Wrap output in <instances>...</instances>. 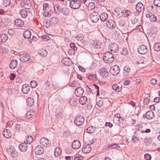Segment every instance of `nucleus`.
I'll return each instance as SVG.
<instances>
[{
	"mask_svg": "<svg viewBox=\"0 0 160 160\" xmlns=\"http://www.w3.org/2000/svg\"><path fill=\"white\" fill-rule=\"evenodd\" d=\"M62 62L65 65L68 66L71 65L72 63V60L68 58H63L62 60Z\"/></svg>",
	"mask_w": 160,
	"mask_h": 160,
	"instance_id": "2eb2a0df",
	"label": "nucleus"
},
{
	"mask_svg": "<svg viewBox=\"0 0 160 160\" xmlns=\"http://www.w3.org/2000/svg\"><path fill=\"white\" fill-rule=\"evenodd\" d=\"M30 55L27 53H22L20 56V60L23 62H26L28 61L30 58Z\"/></svg>",
	"mask_w": 160,
	"mask_h": 160,
	"instance_id": "9d476101",
	"label": "nucleus"
},
{
	"mask_svg": "<svg viewBox=\"0 0 160 160\" xmlns=\"http://www.w3.org/2000/svg\"><path fill=\"white\" fill-rule=\"evenodd\" d=\"M18 65V62L16 60H12L11 62L9 67L11 69H14Z\"/></svg>",
	"mask_w": 160,
	"mask_h": 160,
	"instance_id": "a878e982",
	"label": "nucleus"
},
{
	"mask_svg": "<svg viewBox=\"0 0 160 160\" xmlns=\"http://www.w3.org/2000/svg\"><path fill=\"white\" fill-rule=\"evenodd\" d=\"M27 143L30 144L31 142H32L33 141V138L31 136H28L26 139Z\"/></svg>",
	"mask_w": 160,
	"mask_h": 160,
	"instance_id": "79ce46f5",
	"label": "nucleus"
},
{
	"mask_svg": "<svg viewBox=\"0 0 160 160\" xmlns=\"http://www.w3.org/2000/svg\"><path fill=\"white\" fill-rule=\"evenodd\" d=\"M82 152L84 153H88L90 152L91 150V148L89 145L86 146L82 148Z\"/></svg>",
	"mask_w": 160,
	"mask_h": 160,
	"instance_id": "5701e85b",
	"label": "nucleus"
},
{
	"mask_svg": "<svg viewBox=\"0 0 160 160\" xmlns=\"http://www.w3.org/2000/svg\"><path fill=\"white\" fill-rule=\"evenodd\" d=\"M2 134L6 138H9L12 136V134L9 130L7 129H5L3 132Z\"/></svg>",
	"mask_w": 160,
	"mask_h": 160,
	"instance_id": "412c9836",
	"label": "nucleus"
},
{
	"mask_svg": "<svg viewBox=\"0 0 160 160\" xmlns=\"http://www.w3.org/2000/svg\"><path fill=\"white\" fill-rule=\"evenodd\" d=\"M122 13H123V15L125 17H127L131 13V11L129 10H126L125 11H121Z\"/></svg>",
	"mask_w": 160,
	"mask_h": 160,
	"instance_id": "4c0bfd02",
	"label": "nucleus"
},
{
	"mask_svg": "<svg viewBox=\"0 0 160 160\" xmlns=\"http://www.w3.org/2000/svg\"><path fill=\"white\" fill-rule=\"evenodd\" d=\"M31 89L30 86L28 84H24L22 86V91L23 93L27 94L28 93Z\"/></svg>",
	"mask_w": 160,
	"mask_h": 160,
	"instance_id": "f8f14e48",
	"label": "nucleus"
},
{
	"mask_svg": "<svg viewBox=\"0 0 160 160\" xmlns=\"http://www.w3.org/2000/svg\"><path fill=\"white\" fill-rule=\"evenodd\" d=\"M103 60L106 63H110L113 61L114 58L112 53L107 52L104 54Z\"/></svg>",
	"mask_w": 160,
	"mask_h": 160,
	"instance_id": "f03ea898",
	"label": "nucleus"
},
{
	"mask_svg": "<svg viewBox=\"0 0 160 160\" xmlns=\"http://www.w3.org/2000/svg\"><path fill=\"white\" fill-rule=\"evenodd\" d=\"M89 17L92 22L95 23L99 20L100 16L98 12H94L90 14Z\"/></svg>",
	"mask_w": 160,
	"mask_h": 160,
	"instance_id": "20e7f679",
	"label": "nucleus"
},
{
	"mask_svg": "<svg viewBox=\"0 0 160 160\" xmlns=\"http://www.w3.org/2000/svg\"><path fill=\"white\" fill-rule=\"evenodd\" d=\"M62 115V114L61 112H59L58 113H57L55 115V117L56 118L58 119L60 118Z\"/></svg>",
	"mask_w": 160,
	"mask_h": 160,
	"instance_id": "69168bd1",
	"label": "nucleus"
},
{
	"mask_svg": "<svg viewBox=\"0 0 160 160\" xmlns=\"http://www.w3.org/2000/svg\"><path fill=\"white\" fill-rule=\"evenodd\" d=\"M44 152V149L40 145L36 146L34 149V152L37 155H41Z\"/></svg>",
	"mask_w": 160,
	"mask_h": 160,
	"instance_id": "9b49d317",
	"label": "nucleus"
},
{
	"mask_svg": "<svg viewBox=\"0 0 160 160\" xmlns=\"http://www.w3.org/2000/svg\"><path fill=\"white\" fill-rule=\"evenodd\" d=\"M109 74V72L107 71H104L101 72V74L103 78H105L107 77Z\"/></svg>",
	"mask_w": 160,
	"mask_h": 160,
	"instance_id": "49530a36",
	"label": "nucleus"
},
{
	"mask_svg": "<svg viewBox=\"0 0 160 160\" xmlns=\"http://www.w3.org/2000/svg\"><path fill=\"white\" fill-rule=\"evenodd\" d=\"M144 9V7L143 4L140 2H138L136 6V12L135 13L137 15H138L140 13H143Z\"/></svg>",
	"mask_w": 160,
	"mask_h": 160,
	"instance_id": "0eeeda50",
	"label": "nucleus"
},
{
	"mask_svg": "<svg viewBox=\"0 0 160 160\" xmlns=\"http://www.w3.org/2000/svg\"><path fill=\"white\" fill-rule=\"evenodd\" d=\"M138 141V139L136 137H134L132 138V142L133 143H137Z\"/></svg>",
	"mask_w": 160,
	"mask_h": 160,
	"instance_id": "5fc2aeb1",
	"label": "nucleus"
},
{
	"mask_svg": "<svg viewBox=\"0 0 160 160\" xmlns=\"http://www.w3.org/2000/svg\"><path fill=\"white\" fill-rule=\"evenodd\" d=\"M112 88L116 91L119 92L122 90V87H120L117 84H115L112 86Z\"/></svg>",
	"mask_w": 160,
	"mask_h": 160,
	"instance_id": "c85d7f7f",
	"label": "nucleus"
},
{
	"mask_svg": "<svg viewBox=\"0 0 160 160\" xmlns=\"http://www.w3.org/2000/svg\"><path fill=\"white\" fill-rule=\"evenodd\" d=\"M39 53L41 55V56L43 57L46 56L47 54V52L46 50L42 49L40 51Z\"/></svg>",
	"mask_w": 160,
	"mask_h": 160,
	"instance_id": "a19ab883",
	"label": "nucleus"
},
{
	"mask_svg": "<svg viewBox=\"0 0 160 160\" xmlns=\"http://www.w3.org/2000/svg\"><path fill=\"white\" fill-rule=\"evenodd\" d=\"M153 3L156 6L160 7V0H154Z\"/></svg>",
	"mask_w": 160,
	"mask_h": 160,
	"instance_id": "603ef678",
	"label": "nucleus"
},
{
	"mask_svg": "<svg viewBox=\"0 0 160 160\" xmlns=\"http://www.w3.org/2000/svg\"><path fill=\"white\" fill-rule=\"evenodd\" d=\"M22 127V124H17L15 126V128L17 130H19Z\"/></svg>",
	"mask_w": 160,
	"mask_h": 160,
	"instance_id": "774afa93",
	"label": "nucleus"
},
{
	"mask_svg": "<svg viewBox=\"0 0 160 160\" xmlns=\"http://www.w3.org/2000/svg\"><path fill=\"white\" fill-rule=\"evenodd\" d=\"M110 72L113 75H117L119 72V68L116 65H114L111 68Z\"/></svg>",
	"mask_w": 160,
	"mask_h": 160,
	"instance_id": "1a4fd4ad",
	"label": "nucleus"
},
{
	"mask_svg": "<svg viewBox=\"0 0 160 160\" xmlns=\"http://www.w3.org/2000/svg\"><path fill=\"white\" fill-rule=\"evenodd\" d=\"M26 101L27 105L29 107H31L34 104V100L31 97L28 98L27 99Z\"/></svg>",
	"mask_w": 160,
	"mask_h": 160,
	"instance_id": "bb28decb",
	"label": "nucleus"
},
{
	"mask_svg": "<svg viewBox=\"0 0 160 160\" xmlns=\"http://www.w3.org/2000/svg\"><path fill=\"white\" fill-rule=\"evenodd\" d=\"M144 158L146 160H150L151 158V156L149 154L146 153L144 155Z\"/></svg>",
	"mask_w": 160,
	"mask_h": 160,
	"instance_id": "4d7b16f0",
	"label": "nucleus"
},
{
	"mask_svg": "<svg viewBox=\"0 0 160 160\" xmlns=\"http://www.w3.org/2000/svg\"><path fill=\"white\" fill-rule=\"evenodd\" d=\"M49 140L46 138H42L40 141V142L41 145L43 146L46 147L50 143L49 142Z\"/></svg>",
	"mask_w": 160,
	"mask_h": 160,
	"instance_id": "ddd939ff",
	"label": "nucleus"
},
{
	"mask_svg": "<svg viewBox=\"0 0 160 160\" xmlns=\"http://www.w3.org/2000/svg\"><path fill=\"white\" fill-rule=\"evenodd\" d=\"M81 5V2L78 0H71L69 3V6L72 9H76L80 8Z\"/></svg>",
	"mask_w": 160,
	"mask_h": 160,
	"instance_id": "7ed1b4c3",
	"label": "nucleus"
},
{
	"mask_svg": "<svg viewBox=\"0 0 160 160\" xmlns=\"http://www.w3.org/2000/svg\"><path fill=\"white\" fill-rule=\"evenodd\" d=\"M128 53V51L127 49L126 48L123 49L121 52V54L123 55H126Z\"/></svg>",
	"mask_w": 160,
	"mask_h": 160,
	"instance_id": "3c124183",
	"label": "nucleus"
},
{
	"mask_svg": "<svg viewBox=\"0 0 160 160\" xmlns=\"http://www.w3.org/2000/svg\"><path fill=\"white\" fill-rule=\"evenodd\" d=\"M23 2L24 6L25 7L27 6L30 7L31 5V2L29 0H22Z\"/></svg>",
	"mask_w": 160,
	"mask_h": 160,
	"instance_id": "ea45409f",
	"label": "nucleus"
},
{
	"mask_svg": "<svg viewBox=\"0 0 160 160\" xmlns=\"http://www.w3.org/2000/svg\"><path fill=\"white\" fill-rule=\"evenodd\" d=\"M108 15L105 13L101 14L100 16V20L102 22H104L108 18Z\"/></svg>",
	"mask_w": 160,
	"mask_h": 160,
	"instance_id": "7c9ffc66",
	"label": "nucleus"
},
{
	"mask_svg": "<svg viewBox=\"0 0 160 160\" xmlns=\"http://www.w3.org/2000/svg\"><path fill=\"white\" fill-rule=\"evenodd\" d=\"M146 117L148 120L152 119L154 117V114L153 112L152 111H148L146 114Z\"/></svg>",
	"mask_w": 160,
	"mask_h": 160,
	"instance_id": "aec40b11",
	"label": "nucleus"
},
{
	"mask_svg": "<svg viewBox=\"0 0 160 160\" xmlns=\"http://www.w3.org/2000/svg\"><path fill=\"white\" fill-rule=\"evenodd\" d=\"M28 148V146L26 143H22L19 145V148L22 152L26 151Z\"/></svg>",
	"mask_w": 160,
	"mask_h": 160,
	"instance_id": "cd10ccee",
	"label": "nucleus"
},
{
	"mask_svg": "<svg viewBox=\"0 0 160 160\" xmlns=\"http://www.w3.org/2000/svg\"><path fill=\"white\" fill-rule=\"evenodd\" d=\"M88 78L90 80L93 81H96L97 79L96 76L95 74L89 75L88 76Z\"/></svg>",
	"mask_w": 160,
	"mask_h": 160,
	"instance_id": "58836bf2",
	"label": "nucleus"
},
{
	"mask_svg": "<svg viewBox=\"0 0 160 160\" xmlns=\"http://www.w3.org/2000/svg\"><path fill=\"white\" fill-rule=\"evenodd\" d=\"M62 154V151L59 148H55L54 151V155L55 157H57Z\"/></svg>",
	"mask_w": 160,
	"mask_h": 160,
	"instance_id": "2f4dec72",
	"label": "nucleus"
},
{
	"mask_svg": "<svg viewBox=\"0 0 160 160\" xmlns=\"http://www.w3.org/2000/svg\"><path fill=\"white\" fill-rule=\"evenodd\" d=\"M107 25L110 29H113L115 28L116 25L113 20L110 19L107 22Z\"/></svg>",
	"mask_w": 160,
	"mask_h": 160,
	"instance_id": "dca6fc26",
	"label": "nucleus"
},
{
	"mask_svg": "<svg viewBox=\"0 0 160 160\" xmlns=\"http://www.w3.org/2000/svg\"><path fill=\"white\" fill-rule=\"evenodd\" d=\"M11 3L10 0H3V5L4 7L8 6Z\"/></svg>",
	"mask_w": 160,
	"mask_h": 160,
	"instance_id": "c03bdc74",
	"label": "nucleus"
},
{
	"mask_svg": "<svg viewBox=\"0 0 160 160\" xmlns=\"http://www.w3.org/2000/svg\"><path fill=\"white\" fill-rule=\"evenodd\" d=\"M150 82L152 85H155L157 82V80L155 78L152 79L150 81Z\"/></svg>",
	"mask_w": 160,
	"mask_h": 160,
	"instance_id": "0e129e2a",
	"label": "nucleus"
},
{
	"mask_svg": "<svg viewBox=\"0 0 160 160\" xmlns=\"http://www.w3.org/2000/svg\"><path fill=\"white\" fill-rule=\"evenodd\" d=\"M87 98L86 96H82L79 99L80 103L82 105L85 104L87 102Z\"/></svg>",
	"mask_w": 160,
	"mask_h": 160,
	"instance_id": "393cba45",
	"label": "nucleus"
},
{
	"mask_svg": "<svg viewBox=\"0 0 160 160\" xmlns=\"http://www.w3.org/2000/svg\"><path fill=\"white\" fill-rule=\"evenodd\" d=\"M157 18L155 15H152L150 17V20L151 22H154L156 21Z\"/></svg>",
	"mask_w": 160,
	"mask_h": 160,
	"instance_id": "de8ad7c7",
	"label": "nucleus"
},
{
	"mask_svg": "<svg viewBox=\"0 0 160 160\" xmlns=\"http://www.w3.org/2000/svg\"><path fill=\"white\" fill-rule=\"evenodd\" d=\"M15 150L14 148L12 146H10L9 148L7 149V152L9 154L11 153L13 150Z\"/></svg>",
	"mask_w": 160,
	"mask_h": 160,
	"instance_id": "09e8293b",
	"label": "nucleus"
},
{
	"mask_svg": "<svg viewBox=\"0 0 160 160\" xmlns=\"http://www.w3.org/2000/svg\"><path fill=\"white\" fill-rule=\"evenodd\" d=\"M95 129V127H93L92 126L86 129V132L88 133H92L94 132Z\"/></svg>",
	"mask_w": 160,
	"mask_h": 160,
	"instance_id": "e433bc0d",
	"label": "nucleus"
},
{
	"mask_svg": "<svg viewBox=\"0 0 160 160\" xmlns=\"http://www.w3.org/2000/svg\"><path fill=\"white\" fill-rule=\"evenodd\" d=\"M31 32L29 30L25 31L23 33V36L25 38H29L31 36Z\"/></svg>",
	"mask_w": 160,
	"mask_h": 160,
	"instance_id": "c756f323",
	"label": "nucleus"
},
{
	"mask_svg": "<svg viewBox=\"0 0 160 160\" xmlns=\"http://www.w3.org/2000/svg\"><path fill=\"white\" fill-rule=\"evenodd\" d=\"M130 69L129 66H125L123 71V75L126 77L128 75L129 73Z\"/></svg>",
	"mask_w": 160,
	"mask_h": 160,
	"instance_id": "4be33fe9",
	"label": "nucleus"
},
{
	"mask_svg": "<svg viewBox=\"0 0 160 160\" xmlns=\"http://www.w3.org/2000/svg\"><path fill=\"white\" fill-rule=\"evenodd\" d=\"M128 26L126 22L124 20H120L118 22V28L120 30L122 33L128 32Z\"/></svg>",
	"mask_w": 160,
	"mask_h": 160,
	"instance_id": "f257e3e1",
	"label": "nucleus"
},
{
	"mask_svg": "<svg viewBox=\"0 0 160 160\" xmlns=\"http://www.w3.org/2000/svg\"><path fill=\"white\" fill-rule=\"evenodd\" d=\"M108 148L111 147L112 149L119 148L120 146L117 144H112L108 146Z\"/></svg>",
	"mask_w": 160,
	"mask_h": 160,
	"instance_id": "a18cd8bd",
	"label": "nucleus"
},
{
	"mask_svg": "<svg viewBox=\"0 0 160 160\" xmlns=\"http://www.w3.org/2000/svg\"><path fill=\"white\" fill-rule=\"evenodd\" d=\"M72 146L73 149H77L79 148L80 147L81 143L79 141L75 140L72 143Z\"/></svg>",
	"mask_w": 160,
	"mask_h": 160,
	"instance_id": "6ab92c4d",
	"label": "nucleus"
},
{
	"mask_svg": "<svg viewBox=\"0 0 160 160\" xmlns=\"http://www.w3.org/2000/svg\"><path fill=\"white\" fill-rule=\"evenodd\" d=\"M84 120V118L82 116H77L74 119V123L77 126H80L83 123Z\"/></svg>",
	"mask_w": 160,
	"mask_h": 160,
	"instance_id": "423d86ee",
	"label": "nucleus"
},
{
	"mask_svg": "<svg viewBox=\"0 0 160 160\" xmlns=\"http://www.w3.org/2000/svg\"><path fill=\"white\" fill-rule=\"evenodd\" d=\"M14 33V30L12 29H10L8 30V33L10 36H12Z\"/></svg>",
	"mask_w": 160,
	"mask_h": 160,
	"instance_id": "6e6d98bb",
	"label": "nucleus"
},
{
	"mask_svg": "<svg viewBox=\"0 0 160 160\" xmlns=\"http://www.w3.org/2000/svg\"><path fill=\"white\" fill-rule=\"evenodd\" d=\"M138 52L141 54H146L148 51L147 47L144 45L140 46L138 49Z\"/></svg>",
	"mask_w": 160,
	"mask_h": 160,
	"instance_id": "6e6552de",
	"label": "nucleus"
},
{
	"mask_svg": "<svg viewBox=\"0 0 160 160\" xmlns=\"http://www.w3.org/2000/svg\"><path fill=\"white\" fill-rule=\"evenodd\" d=\"M93 86L97 90V95H99V87L96 84H93Z\"/></svg>",
	"mask_w": 160,
	"mask_h": 160,
	"instance_id": "13d9d810",
	"label": "nucleus"
},
{
	"mask_svg": "<svg viewBox=\"0 0 160 160\" xmlns=\"http://www.w3.org/2000/svg\"><path fill=\"white\" fill-rule=\"evenodd\" d=\"M70 47L71 48L73 49V50L75 51H76L77 49V47H75V44L74 43H71L70 44Z\"/></svg>",
	"mask_w": 160,
	"mask_h": 160,
	"instance_id": "bf43d9fd",
	"label": "nucleus"
},
{
	"mask_svg": "<svg viewBox=\"0 0 160 160\" xmlns=\"http://www.w3.org/2000/svg\"><path fill=\"white\" fill-rule=\"evenodd\" d=\"M49 22L50 24H57L58 22V20L56 17H52L50 20Z\"/></svg>",
	"mask_w": 160,
	"mask_h": 160,
	"instance_id": "72a5a7b5",
	"label": "nucleus"
},
{
	"mask_svg": "<svg viewBox=\"0 0 160 160\" xmlns=\"http://www.w3.org/2000/svg\"><path fill=\"white\" fill-rule=\"evenodd\" d=\"M78 83L76 81H74L71 83V86L72 87H76L78 86Z\"/></svg>",
	"mask_w": 160,
	"mask_h": 160,
	"instance_id": "052dcab7",
	"label": "nucleus"
},
{
	"mask_svg": "<svg viewBox=\"0 0 160 160\" xmlns=\"http://www.w3.org/2000/svg\"><path fill=\"white\" fill-rule=\"evenodd\" d=\"M84 92V90L82 88L78 87L75 89V93L77 96L80 97L83 95Z\"/></svg>",
	"mask_w": 160,
	"mask_h": 160,
	"instance_id": "f3484780",
	"label": "nucleus"
},
{
	"mask_svg": "<svg viewBox=\"0 0 160 160\" xmlns=\"http://www.w3.org/2000/svg\"><path fill=\"white\" fill-rule=\"evenodd\" d=\"M143 103L145 105H147L149 102V99L148 98H146L144 99L143 100Z\"/></svg>",
	"mask_w": 160,
	"mask_h": 160,
	"instance_id": "e2e57ef3",
	"label": "nucleus"
},
{
	"mask_svg": "<svg viewBox=\"0 0 160 160\" xmlns=\"http://www.w3.org/2000/svg\"><path fill=\"white\" fill-rule=\"evenodd\" d=\"M142 126L141 124H138L136 126V129L138 131H140L142 128Z\"/></svg>",
	"mask_w": 160,
	"mask_h": 160,
	"instance_id": "680f3d73",
	"label": "nucleus"
},
{
	"mask_svg": "<svg viewBox=\"0 0 160 160\" xmlns=\"http://www.w3.org/2000/svg\"><path fill=\"white\" fill-rule=\"evenodd\" d=\"M153 48L154 50L156 51H159L160 50V43H156L154 46Z\"/></svg>",
	"mask_w": 160,
	"mask_h": 160,
	"instance_id": "f704fd0d",
	"label": "nucleus"
},
{
	"mask_svg": "<svg viewBox=\"0 0 160 160\" xmlns=\"http://www.w3.org/2000/svg\"><path fill=\"white\" fill-rule=\"evenodd\" d=\"M19 14L23 18H26L27 15V13L26 11L24 9H21L19 12Z\"/></svg>",
	"mask_w": 160,
	"mask_h": 160,
	"instance_id": "473e14b6",
	"label": "nucleus"
},
{
	"mask_svg": "<svg viewBox=\"0 0 160 160\" xmlns=\"http://www.w3.org/2000/svg\"><path fill=\"white\" fill-rule=\"evenodd\" d=\"M8 39V36L5 34L2 33L0 35V42H5Z\"/></svg>",
	"mask_w": 160,
	"mask_h": 160,
	"instance_id": "b1692460",
	"label": "nucleus"
},
{
	"mask_svg": "<svg viewBox=\"0 0 160 160\" xmlns=\"http://www.w3.org/2000/svg\"><path fill=\"white\" fill-rule=\"evenodd\" d=\"M10 154L12 157L13 158H16L18 155V153L16 151L14 150H13V152Z\"/></svg>",
	"mask_w": 160,
	"mask_h": 160,
	"instance_id": "864d4df0",
	"label": "nucleus"
},
{
	"mask_svg": "<svg viewBox=\"0 0 160 160\" xmlns=\"http://www.w3.org/2000/svg\"><path fill=\"white\" fill-rule=\"evenodd\" d=\"M30 85L32 88H34L37 86L38 83L35 81H31L30 82Z\"/></svg>",
	"mask_w": 160,
	"mask_h": 160,
	"instance_id": "37998d69",
	"label": "nucleus"
},
{
	"mask_svg": "<svg viewBox=\"0 0 160 160\" xmlns=\"http://www.w3.org/2000/svg\"><path fill=\"white\" fill-rule=\"evenodd\" d=\"M108 49L112 53H115L118 50V46L116 44L112 43L109 45Z\"/></svg>",
	"mask_w": 160,
	"mask_h": 160,
	"instance_id": "4468645a",
	"label": "nucleus"
},
{
	"mask_svg": "<svg viewBox=\"0 0 160 160\" xmlns=\"http://www.w3.org/2000/svg\"><path fill=\"white\" fill-rule=\"evenodd\" d=\"M54 5V11L56 13L59 14L61 12L62 6L63 3L59 2H57L56 1Z\"/></svg>",
	"mask_w": 160,
	"mask_h": 160,
	"instance_id": "39448f33",
	"label": "nucleus"
},
{
	"mask_svg": "<svg viewBox=\"0 0 160 160\" xmlns=\"http://www.w3.org/2000/svg\"><path fill=\"white\" fill-rule=\"evenodd\" d=\"M15 25L18 27H22L24 24V21L21 19H17L15 20Z\"/></svg>",
	"mask_w": 160,
	"mask_h": 160,
	"instance_id": "a211bd4d",
	"label": "nucleus"
},
{
	"mask_svg": "<svg viewBox=\"0 0 160 160\" xmlns=\"http://www.w3.org/2000/svg\"><path fill=\"white\" fill-rule=\"evenodd\" d=\"M144 60V58L143 57H142L138 61H137L136 62V63H138V64H139V63H142Z\"/></svg>",
	"mask_w": 160,
	"mask_h": 160,
	"instance_id": "338daca9",
	"label": "nucleus"
},
{
	"mask_svg": "<svg viewBox=\"0 0 160 160\" xmlns=\"http://www.w3.org/2000/svg\"><path fill=\"white\" fill-rule=\"evenodd\" d=\"M95 7V4L93 2H90L89 3L88 8L89 9H92Z\"/></svg>",
	"mask_w": 160,
	"mask_h": 160,
	"instance_id": "8fccbe9b",
	"label": "nucleus"
},
{
	"mask_svg": "<svg viewBox=\"0 0 160 160\" xmlns=\"http://www.w3.org/2000/svg\"><path fill=\"white\" fill-rule=\"evenodd\" d=\"M34 115V112L33 111H28L26 114V117L28 118H30L32 117Z\"/></svg>",
	"mask_w": 160,
	"mask_h": 160,
	"instance_id": "c9c22d12",
	"label": "nucleus"
}]
</instances>
